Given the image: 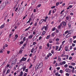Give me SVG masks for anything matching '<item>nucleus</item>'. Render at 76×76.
Segmentation results:
<instances>
[{"instance_id":"nucleus-25","label":"nucleus","mask_w":76,"mask_h":76,"mask_svg":"<svg viewBox=\"0 0 76 76\" xmlns=\"http://www.w3.org/2000/svg\"><path fill=\"white\" fill-rule=\"evenodd\" d=\"M64 12V10H63L61 12L60 14L61 15H62L63 14V12Z\"/></svg>"},{"instance_id":"nucleus-2","label":"nucleus","mask_w":76,"mask_h":76,"mask_svg":"<svg viewBox=\"0 0 76 76\" xmlns=\"http://www.w3.org/2000/svg\"><path fill=\"white\" fill-rule=\"evenodd\" d=\"M2 7H0V10H1L3 8H4V7L6 6V3H5V2L3 3L2 5Z\"/></svg>"},{"instance_id":"nucleus-49","label":"nucleus","mask_w":76,"mask_h":76,"mask_svg":"<svg viewBox=\"0 0 76 76\" xmlns=\"http://www.w3.org/2000/svg\"><path fill=\"white\" fill-rule=\"evenodd\" d=\"M41 4H39V5H38V7H41Z\"/></svg>"},{"instance_id":"nucleus-45","label":"nucleus","mask_w":76,"mask_h":76,"mask_svg":"<svg viewBox=\"0 0 76 76\" xmlns=\"http://www.w3.org/2000/svg\"><path fill=\"white\" fill-rule=\"evenodd\" d=\"M23 12L21 11H20L19 12V13H20V14H22Z\"/></svg>"},{"instance_id":"nucleus-35","label":"nucleus","mask_w":76,"mask_h":76,"mask_svg":"<svg viewBox=\"0 0 76 76\" xmlns=\"http://www.w3.org/2000/svg\"><path fill=\"white\" fill-rule=\"evenodd\" d=\"M45 34V31H44L42 33V34L43 35H44Z\"/></svg>"},{"instance_id":"nucleus-10","label":"nucleus","mask_w":76,"mask_h":76,"mask_svg":"<svg viewBox=\"0 0 76 76\" xmlns=\"http://www.w3.org/2000/svg\"><path fill=\"white\" fill-rule=\"evenodd\" d=\"M58 58L59 61L60 62L61 61V59L60 56L58 57Z\"/></svg>"},{"instance_id":"nucleus-59","label":"nucleus","mask_w":76,"mask_h":76,"mask_svg":"<svg viewBox=\"0 0 76 76\" xmlns=\"http://www.w3.org/2000/svg\"><path fill=\"white\" fill-rule=\"evenodd\" d=\"M73 48V47L72 46H71L70 47V50H72V48Z\"/></svg>"},{"instance_id":"nucleus-42","label":"nucleus","mask_w":76,"mask_h":76,"mask_svg":"<svg viewBox=\"0 0 76 76\" xmlns=\"http://www.w3.org/2000/svg\"><path fill=\"white\" fill-rule=\"evenodd\" d=\"M62 64H66V61H63L62 62Z\"/></svg>"},{"instance_id":"nucleus-28","label":"nucleus","mask_w":76,"mask_h":76,"mask_svg":"<svg viewBox=\"0 0 76 76\" xmlns=\"http://www.w3.org/2000/svg\"><path fill=\"white\" fill-rule=\"evenodd\" d=\"M26 40V37H24L23 38V41H25Z\"/></svg>"},{"instance_id":"nucleus-19","label":"nucleus","mask_w":76,"mask_h":76,"mask_svg":"<svg viewBox=\"0 0 76 76\" xmlns=\"http://www.w3.org/2000/svg\"><path fill=\"white\" fill-rule=\"evenodd\" d=\"M30 28H31V26H29V27H28V28L26 29L25 30V31H28V29H30Z\"/></svg>"},{"instance_id":"nucleus-8","label":"nucleus","mask_w":76,"mask_h":76,"mask_svg":"<svg viewBox=\"0 0 76 76\" xmlns=\"http://www.w3.org/2000/svg\"><path fill=\"white\" fill-rule=\"evenodd\" d=\"M6 68H4V69L3 70V75L4 74V73H6Z\"/></svg>"},{"instance_id":"nucleus-6","label":"nucleus","mask_w":76,"mask_h":76,"mask_svg":"<svg viewBox=\"0 0 76 76\" xmlns=\"http://www.w3.org/2000/svg\"><path fill=\"white\" fill-rule=\"evenodd\" d=\"M68 48H69L68 46H66L65 47V49L66 51H68Z\"/></svg>"},{"instance_id":"nucleus-15","label":"nucleus","mask_w":76,"mask_h":76,"mask_svg":"<svg viewBox=\"0 0 76 76\" xmlns=\"http://www.w3.org/2000/svg\"><path fill=\"white\" fill-rule=\"evenodd\" d=\"M4 26V24H3V25H2L1 26H0V28L1 29H3V27Z\"/></svg>"},{"instance_id":"nucleus-51","label":"nucleus","mask_w":76,"mask_h":76,"mask_svg":"<svg viewBox=\"0 0 76 76\" xmlns=\"http://www.w3.org/2000/svg\"><path fill=\"white\" fill-rule=\"evenodd\" d=\"M65 42V41H63L62 42V45H64V43Z\"/></svg>"},{"instance_id":"nucleus-41","label":"nucleus","mask_w":76,"mask_h":76,"mask_svg":"<svg viewBox=\"0 0 76 76\" xmlns=\"http://www.w3.org/2000/svg\"><path fill=\"white\" fill-rule=\"evenodd\" d=\"M64 67L66 68L68 67V65L67 64H66L64 66Z\"/></svg>"},{"instance_id":"nucleus-61","label":"nucleus","mask_w":76,"mask_h":76,"mask_svg":"<svg viewBox=\"0 0 76 76\" xmlns=\"http://www.w3.org/2000/svg\"><path fill=\"white\" fill-rule=\"evenodd\" d=\"M60 72L61 73H63V70H61L60 71Z\"/></svg>"},{"instance_id":"nucleus-21","label":"nucleus","mask_w":76,"mask_h":76,"mask_svg":"<svg viewBox=\"0 0 76 76\" xmlns=\"http://www.w3.org/2000/svg\"><path fill=\"white\" fill-rule=\"evenodd\" d=\"M56 49L55 50H58V46H56Z\"/></svg>"},{"instance_id":"nucleus-43","label":"nucleus","mask_w":76,"mask_h":76,"mask_svg":"<svg viewBox=\"0 0 76 76\" xmlns=\"http://www.w3.org/2000/svg\"><path fill=\"white\" fill-rule=\"evenodd\" d=\"M58 72H57L55 73V75L56 76H57V75H58Z\"/></svg>"},{"instance_id":"nucleus-39","label":"nucleus","mask_w":76,"mask_h":76,"mask_svg":"<svg viewBox=\"0 0 76 76\" xmlns=\"http://www.w3.org/2000/svg\"><path fill=\"white\" fill-rule=\"evenodd\" d=\"M68 32H69V31L67 30L65 31V34H67V33H68Z\"/></svg>"},{"instance_id":"nucleus-12","label":"nucleus","mask_w":76,"mask_h":76,"mask_svg":"<svg viewBox=\"0 0 76 76\" xmlns=\"http://www.w3.org/2000/svg\"><path fill=\"white\" fill-rule=\"evenodd\" d=\"M68 26L69 29H70L71 28V23H69L68 24Z\"/></svg>"},{"instance_id":"nucleus-1","label":"nucleus","mask_w":76,"mask_h":76,"mask_svg":"<svg viewBox=\"0 0 76 76\" xmlns=\"http://www.w3.org/2000/svg\"><path fill=\"white\" fill-rule=\"evenodd\" d=\"M42 66V63H41L40 64H38L36 66L35 69L36 70H37V69H38V67H39V68H41V67Z\"/></svg>"},{"instance_id":"nucleus-55","label":"nucleus","mask_w":76,"mask_h":76,"mask_svg":"<svg viewBox=\"0 0 76 76\" xmlns=\"http://www.w3.org/2000/svg\"><path fill=\"white\" fill-rule=\"evenodd\" d=\"M56 5L57 6H58V5H59V3H56Z\"/></svg>"},{"instance_id":"nucleus-58","label":"nucleus","mask_w":76,"mask_h":76,"mask_svg":"<svg viewBox=\"0 0 76 76\" xmlns=\"http://www.w3.org/2000/svg\"><path fill=\"white\" fill-rule=\"evenodd\" d=\"M71 59H72V57L70 56L69 57V60H71Z\"/></svg>"},{"instance_id":"nucleus-60","label":"nucleus","mask_w":76,"mask_h":76,"mask_svg":"<svg viewBox=\"0 0 76 76\" xmlns=\"http://www.w3.org/2000/svg\"><path fill=\"white\" fill-rule=\"evenodd\" d=\"M56 63V61L54 60L53 62V64H55Z\"/></svg>"},{"instance_id":"nucleus-57","label":"nucleus","mask_w":76,"mask_h":76,"mask_svg":"<svg viewBox=\"0 0 76 76\" xmlns=\"http://www.w3.org/2000/svg\"><path fill=\"white\" fill-rule=\"evenodd\" d=\"M51 10H50L49 11V13H48V15H50L51 14Z\"/></svg>"},{"instance_id":"nucleus-5","label":"nucleus","mask_w":76,"mask_h":76,"mask_svg":"<svg viewBox=\"0 0 76 76\" xmlns=\"http://www.w3.org/2000/svg\"><path fill=\"white\" fill-rule=\"evenodd\" d=\"M26 60V58H24L23 57L21 60V61H25Z\"/></svg>"},{"instance_id":"nucleus-16","label":"nucleus","mask_w":76,"mask_h":76,"mask_svg":"<svg viewBox=\"0 0 76 76\" xmlns=\"http://www.w3.org/2000/svg\"><path fill=\"white\" fill-rule=\"evenodd\" d=\"M49 43H52L53 42V41H52L51 39H50L49 40Z\"/></svg>"},{"instance_id":"nucleus-64","label":"nucleus","mask_w":76,"mask_h":76,"mask_svg":"<svg viewBox=\"0 0 76 76\" xmlns=\"http://www.w3.org/2000/svg\"><path fill=\"white\" fill-rule=\"evenodd\" d=\"M26 75H27V73H25L24 75V76H26Z\"/></svg>"},{"instance_id":"nucleus-33","label":"nucleus","mask_w":76,"mask_h":76,"mask_svg":"<svg viewBox=\"0 0 76 76\" xmlns=\"http://www.w3.org/2000/svg\"><path fill=\"white\" fill-rule=\"evenodd\" d=\"M26 45H27V43H26L23 45L24 47H26Z\"/></svg>"},{"instance_id":"nucleus-37","label":"nucleus","mask_w":76,"mask_h":76,"mask_svg":"<svg viewBox=\"0 0 76 76\" xmlns=\"http://www.w3.org/2000/svg\"><path fill=\"white\" fill-rule=\"evenodd\" d=\"M46 20H45V19H42L41 20L43 22V21H44V22H46Z\"/></svg>"},{"instance_id":"nucleus-36","label":"nucleus","mask_w":76,"mask_h":76,"mask_svg":"<svg viewBox=\"0 0 76 76\" xmlns=\"http://www.w3.org/2000/svg\"><path fill=\"white\" fill-rule=\"evenodd\" d=\"M37 25V22H35L34 24V26H36Z\"/></svg>"},{"instance_id":"nucleus-48","label":"nucleus","mask_w":76,"mask_h":76,"mask_svg":"<svg viewBox=\"0 0 76 76\" xmlns=\"http://www.w3.org/2000/svg\"><path fill=\"white\" fill-rule=\"evenodd\" d=\"M37 58V56H35L34 58H33V59L34 60H35V59H36V58Z\"/></svg>"},{"instance_id":"nucleus-23","label":"nucleus","mask_w":76,"mask_h":76,"mask_svg":"<svg viewBox=\"0 0 76 76\" xmlns=\"http://www.w3.org/2000/svg\"><path fill=\"white\" fill-rule=\"evenodd\" d=\"M34 48H33L31 51V52L32 53H34Z\"/></svg>"},{"instance_id":"nucleus-18","label":"nucleus","mask_w":76,"mask_h":76,"mask_svg":"<svg viewBox=\"0 0 76 76\" xmlns=\"http://www.w3.org/2000/svg\"><path fill=\"white\" fill-rule=\"evenodd\" d=\"M32 37H33L32 36L30 35L29 37H28V38H29V39H31V38H32Z\"/></svg>"},{"instance_id":"nucleus-47","label":"nucleus","mask_w":76,"mask_h":76,"mask_svg":"<svg viewBox=\"0 0 76 76\" xmlns=\"http://www.w3.org/2000/svg\"><path fill=\"white\" fill-rule=\"evenodd\" d=\"M54 50H52L51 52L52 54H54Z\"/></svg>"},{"instance_id":"nucleus-40","label":"nucleus","mask_w":76,"mask_h":76,"mask_svg":"<svg viewBox=\"0 0 76 76\" xmlns=\"http://www.w3.org/2000/svg\"><path fill=\"white\" fill-rule=\"evenodd\" d=\"M61 25H60L58 26V28L59 29H61Z\"/></svg>"},{"instance_id":"nucleus-46","label":"nucleus","mask_w":76,"mask_h":76,"mask_svg":"<svg viewBox=\"0 0 76 76\" xmlns=\"http://www.w3.org/2000/svg\"><path fill=\"white\" fill-rule=\"evenodd\" d=\"M69 68H70V69H72L73 68V66H69Z\"/></svg>"},{"instance_id":"nucleus-32","label":"nucleus","mask_w":76,"mask_h":76,"mask_svg":"<svg viewBox=\"0 0 76 76\" xmlns=\"http://www.w3.org/2000/svg\"><path fill=\"white\" fill-rule=\"evenodd\" d=\"M72 38L70 39L69 42H70V43H71V42H72Z\"/></svg>"},{"instance_id":"nucleus-30","label":"nucleus","mask_w":76,"mask_h":76,"mask_svg":"<svg viewBox=\"0 0 76 76\" xmlns=\"http://www.w3.org/2000/svg\"><path fill=\"white\" fill-rule=\"evenodd\" d=\"M61 48H62V47L60 46L58 48V51H60L61 49Z\"/></svg>"},{"instance_id":"nucleus-62","label":"nucleus","mask_w":76,"mask_h":76,"mask_svg":"<svg viewBox=\"0 0 76 76\" xmlns=\"http://www.w3.org/2000/svg\"><path fill=\"white\" fill-rule=\"evenodd\" d=\"M56 41H57V42H58V41H59V39H58V38H56Z\"/></svg>"},{"instance_id":"nucleus-20","label":"nucleus","mask_w":76,"mask_h":76,"mask_svg":"<svg viewBox=\"0 0 76 76\" xmlns=\"http://www.w3.org/2000/svg\"><path fill=\"white\" fill-rule=\"evenodd\" d=\"M22 75H23V72L22 71H21L20 72V76H22Z\"/></svg>"},{"instance_id":"nucleus-14","label":"nucleus","mask_w":76,"mask_h":76,"mask_svg":"<svg viewBox=\"0 0 76 76\" xmlns=\"http://www.w3.org/2000/svg\"><path fill=\"white\" fill-rule=\"evenodd\" d=\"M63 25H64V26H66V23L65 22H63Z\"/></svg>"},{"instance_id":"nucleus-29","label":"nucleus","mask_w":76,"mask_h":76,"mask_svg":"<svg viewBox=\"0 0 76 76\" xmlns=\"http://www.w3.org/2000/svg\"><path fill=\"white\" fill-rule=\"evenodd\" d=\"M44 70H43V69H42L40 70V73H42V72H43V71Z\"/></svg>"},{"instance_id":"nucleus-54","label":"nucleus","mask_w":76,"mask_h":76,"mask_svg":"<svg viewBox=\"0 0 76 76\" xmlns=\"http://www.w3.org/2000/svg\"><path fill=\"white\" fill-rule=\"evenodd\" d=\"M66 76H69V74L68 73H66Z\"/></svg>"},{"instance_id":"nucleus-22","label":"nucleus","mask_w":76,"mask_h":76,"mask_svg":"<svg viewBox=\"0 0 76 76\" xmlns=\"http://www.w3.org/2000/svg\"><path fill=\"white\" fill-rule=\"evenodd\" d=\"M42 22H43V21L42 20H41L40 21V22H39V25H41V23H42Z\"/></svg>"},{"instance_id":"nucleus-63","label":"nucleus","mask_w":76,"mask_h":76,"mask_svg":"<svg viewBox=\"0 0 76 76\" xmlns=\"http://www.w3.org/2000/svg\"><path fill=\"white\" fill-rule=\"evenodd\" d=\"M73 39H75L76 38V36H73Z\"/></svg>"},{"instance_id":"nucleus-53","label":"nucleus","mask_w":76,"mask_h":76,"mask_svg":"<svg viewBox=\"0 0 76 76\" xmlns=\"http://www.w3.org/2000/svg\"><path fill=\"white\" fill-rule=\"evenodd\" d=\"M18 8H19V7H17L16 9L15 10V11H16L17 10H18Z\"/></svg>"},{"instance_id":"nucleus-17","label":"nucleus","mask_w":76,"mask_h":76,"mask_svg":"<svg viewBox=\"0 0 76 76\" xmlns=\"http://www.w3.org/2000/svg\"><path fill=\"white\" fill-rule=\"evenodd\" d=\"M56 9L55 8L53 11V13H54L55 12H56Z\"/></svg>"},{"instance_id":"nucleus-26","label":"nucleus","mask_w":76,"mask_h":76,"mask_svg":"<svg viewBox=\"0 0 76 76\" xmlns=\"http://www.w3.org/2000/svg\"><path fill=\"white\" fill-rule=\"evenodd\" d=\"M75 64H75V63H72L71 64V65H72V66H75Z\"/></svg>"},{"instance_id":"nucleus-56","label":"nucleus","mask_w":76,"mask_h":76,"mask_svg":"<svg viewBox=\"0 0 76 76\" xmlns=\"http://www.w3.org/2000/svg\"><path fill=\"white\" fill-rule=\"evenodd\" d=\"M56 7V6H53L51 7V9H54V8H55Z\"/></svg>"},{"instance_id":"nucleus-38","label":"nucleus","mask_w":76,"mask_h":76,"mask_svg":"<svg viewBox=\"0 0 76 76\" xmlns=\"http://www.w3.org/2000/svg\"><path fill=\"white\" fill-rule=\"evenodd\" d=\"M56 29V28L55 27H54L52 28V31H55V30Z\"/></svg>"},{"instance_id":"nucleus-24","label":"nucleus","mask_w":76,"mask_h":76,"mask_svg":"<svg viewBox=\"0 0 76 76\" xmlns=\"http://www.w3.org/2000/svg\"><path fill=\"white\" fill-rule=\"evenodd\" d=\"M16 64V62H12V64L11 65V66H12V64Z\"/></svg>"},{"instance_id":"nucleus-52","label":"nucleus","mask_w":76,"mask_h":76,"mask_svg":"<svg viewBox=\"0 0 76 76\" xmlns=\"http://www.w3.org/2000/svg\"><path fill=\"white\" fill-rule=\"evenodd\" d=\"M41 39H42V37H40L39 39V40H41Z\"/></svg>"},{"instance_id":"nucleus-27","label":"nucleus","mask_w":76,"mask_h":76,"mask_svg":"<svg viewBox=\"0 0 76 76\" xmlns=\"http://www.w3.org/2000/svg\"><path fill=\"white\" fill-rule=\"evenodd\" d=\"M50 36H51V35H48V36L46 37V39H49Z\"/></svg>"},{"instance_id":"nucleus-3","label":"nucleus","mask_w":76,"mask_h":76,"mask_svg":"<svg viewBox=\"0 0 76 76\" xmlns=\"http://www.w3.org/2000/svg\"><path fill=\"white\" fill-rule=\"evenodd\" d=\"M65 71L66 72H68V73H70L71 72V70L69 69H65Z\"/></svg>"},{"instance_id":"nucleus-50","label":"nucleus","mask_w":76,"mask_h":76,"mask_svg":"<svg viewBox=\"0 0 76 76\" xmlns=\"http://www.w3.org/2000/svg\"><path fill=\"white\" fill-rule=\"evenodd\" d=\"M66 20H69V17H68V16L66 17Z\"/></svg>"},{"instance_id":"nucleus-31","label":"nucleus","mask_w":76,"mask_h":76,"mask_svg":"<svg viewBox=\"0 0 76 76\" xmlns=\"http://www.w3.org/2000/svg\"><path fill=\"white\" fill-rule=\"evenodd\" d=\"M25 69H26V66H24L23 68V70L24 72L25 70Z\"/></svg>"},{"instance_id":"nucleus-34","label":"nucleus","mask_w":76,"mask_h":76,"mask_svg":"<svg viewBox=\"0 0 76 76\" xmlns=\"http://www.w3.org/2000/svg\"><path fill=\"white\" fill-rule=\"evenodd\" d=\"M15 39H17V38L18 37V35L17 34H16L15 35Z\"/></svg>"},{"instance_id":"nucleus-13","label":"nucleus","mask_w":76,"mask_h":76,"mask_svg":"<svg viewBox=\"0 0 76 76\" xmlns=\"http://www.w3.org/2000/svg\"><path fill=\"white\" fill-rule=\"evenodd\" d=\"M24 7H22L20 11L22 12H23V10H24Z\"/></svg>"},{"instance_id":"nucleus-9","label":"nucleus","mask_w":76,"mask_h":76,"mask_svg":"<svg viewBox=\"0 0 76 76\" xmlns=\"http://www.w3.org/2000/svg\"><path fill=\"white\" fill-rule=\"evenodd\" d=\"M10 69H8L7 70V72L6 73V75H7L8 74H9L10 73Z\"/></svg>"},{"instance_id":"nucleus-44","label":"nucleus","mask_w":76,"mask_h":76,"mask_svg":"<svg viewBox=\"0 0 76 76\" xmlns=\"http://www.w3.org/2000/svg\"><path fill=\"white\" fill-rule=\"evenodd\" d=\"M6 3V4H10V2L7 1L5 2Z\"/></svg>"},{"instance_id":"nucleus-4","label":"nucleus","mask_w":76,"mask_h":76,"mask_svg":"<svg viewBox=\"0 0 76 76\" xmlns=\"http://www.w3.org/2000/svg\"><path fill=\"white\" fill-rule=\"evenodd\" d=\"M47 26H43L42 28V30H43V29H45V30H46L47 29Z\"/></svg>"},{"instance_id":"nucleus-7","label":"nucleus","mask_w":76,"mask_h":76,"mask_svg":"<svg viewBox=\"0 0 76 76\" xmlns=\"http://www.w3.org/2000/svg\"><path fill=\"white\" fill-rule=\"evenodd\" d=\"M70 33H68L67 35L66 36V37L67 38H69V37H70L71 35L69 34H70Z\"/></svg>"},{"instance_id":"nucleus-11","label":"nucleus","mask_w":76,"mask_h":76,"mask_svg":"<svg viewBox=\"0 0 76 76\" xmlns=\"http://www.w3.org/2000/svg\"><path fill=\"white\" fill-rule=\"evenodd\" d=\"M54 35H55V34L54 33H53L51 34V36L52 37H54Z\"/></svg>"}]
</instances>
